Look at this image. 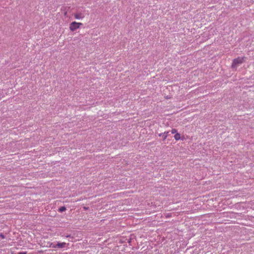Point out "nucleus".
<instances>
[{
	"instance_id": "f257e3e1",
	"label": "nucleus",
	"mask_w": 254,
	"mask_h": 254,
	"mask_svg": "<svg viewBox=\"0 0 254 254\" xmlns=\"http://www.w3.org/2000/svg\"><path fill=\"white\" fill-rule=\"evenodd\" d=\"M244 62V58L238 57L233 60L232 66L233 68L237 67L239 64H242Z\"/></svg>"
},
{
	"instance_id": "f03ea898",
	"label": "nucleus",
	"mask_w": 254,
	"mask_h": 254,
	"mask_svg": "<svg viewBox=\"0 0 254 254\" xmlns=\"http://www.w3.org/2000/svg\"><path fill=\"white\" fill-rule=\"evenodd\" d=\"M82 25V23H78V22H76L75 21L72 22L70 24L69 29L71 31H74L77 29L79 28V26Z\"/></svg>"
},
{
	"instance_id": "7ed1b4c3",
	"label": "nucleus",
	"mask_w": 254,
	"mask_h": 254,
	"mask_svg": "<svg viewBox=\"0 0 254 254\" xmlns=\"http://www.w3.org/2000/svg\"><path fill=\"white\" fill-rule=\"evenodd\" d=\"M66 245V244L65 243H58L57 244L55 245H53V246H52V247L53 248H55V249H56V248H59V249H62V248H65V246Z\"/></svg>"
},
{
	"instance_id": "20e7f679",
	"label": "nucleus",
	"mask_w": 254,
	"mask_h": 254,
	"mask_svg": "<svg viewBox=\"0 0 254 254\" xmlns=\"http://www.w3.org/2000/svg\"><path fill=\"white\" fill-rule=\"evenodd\" d=\"M74 16L75 18L77 19H82L84 17V14L81 12H76L74 14Z\"/></svg>"
},
{
	"instance_id": "39448f33",
	"label": "nucleus",
	"mask_w": 254,
	"mask_h": 254,
	"mask_svg": "<svg viewBox=\"0 0 254 254\" xmlns=\"http://www.w3.org/2000/svg\"><path fill=\"white\" fill-rule=\"evenodd\" d=\"M169 131H165L163 133H161L159 134V136H162L163 139L165 140L168 136L169 135Z\"/></svg>"
},
{
	"instance_id": "423d86ee",
	"label": "nucleus",
	"mask_w": 254,
	"mask_h": 254,
	"mask_svg": "<svg viewBox=\"0 0 254 254\" xmlns=\"http://www.w3.org/2000/svg\"><path fill=\"white\" fill-rule=\"evenodd\" d=\"M174 138L176 140H179L181 139V135L179 133H176L174 135Z\"/></svg>"
},
{
	"instance_id": "0eeeda50",
	"label": "nucleus",
	"mask_w": 254,
	"mask_h": 254,
	"mask_svg": "<svg viewBox=\"0 0 254 254\" xmlns=\"http://www.w3.org/2000/svg\"><path fill=\"white\" fill-rule=\"evenodd\" d=\"M65 210H66V208L64 206L61 207L59 209V211L61 212H63Z\"/></svg>"
},
{
	"instance_id": "6e6552de",
	"label": "nucleus",
	"mask_w": 254,
	"mask_h": 254,
	"mask_svg": "<svg viewBox=\"0 0 254 254\" xmlns=\"http://www.w3.org/2000/svg\"><path fill=\"white\" fill-rule=\"evenodd\" d=\"M171 133H172V134H174V133H175V134H176V133H177V129H175V128L172 129L171 130Z\"/></svg>"
},
{
	"instance_id": "1a4fd4ad",
	"label": "nucleus",
	"mask_w": 254,
	"mask_h": 254,
	"mask_svg": "<svg viewBox=\"0 0 254 254\" xmlns=\"http://www.w3.org/2000/svg\"><path fill=\"white\" fill-rule=\"evenodd\" d=\"M18 254H26V252H20Z\"/></svg>"
},
{
	"instance_id": "9d476101",
	"label": "nucleus",
	"mask_w": 254,
	"mask_h": 254,
	"mask_svg": "<svg viewBox=\"0 0 254 254\" xmlns=\"http://www.w3.org/2000/svg\"><path fill=\"white\" fill-rule=\"evenodd\" d=\"M0 237L2 238V239H4V235L1 234L0 235Z\"/></svg>"
}]
</instances>
